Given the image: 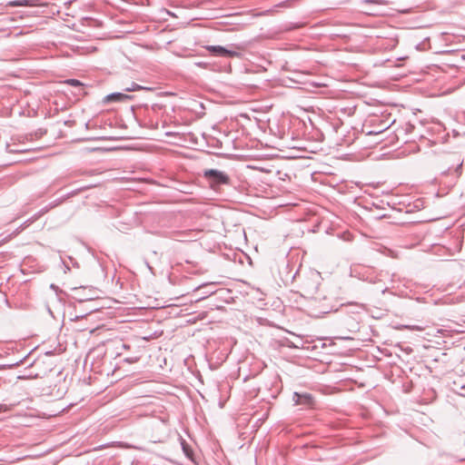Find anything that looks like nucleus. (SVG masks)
<instances>
[{
  "label": "nucleus",
  "instance_id": "f257e3e1",
  "mask_svg": "<svg viewBox=\"0 0 465 465\" xmlns=\"http://www.w3.org/2000/svg\"><path fill=\"white\" fill-rule=\"evenodd\" d=\"M204 175L210 180L212 187L219 184H224L229 182L228 176L223 172L217 170L205 171Z\"/></svg>",
  "mask_w": 465,
  "mask_h": 465
},
{
  "label": "nucleus",
  "instance_id": "f03ea898",
  "mask_svg": "<svg viewBox=\"0 0 465 465\" xmlns=\"http://www.w3.org/2000/svg\"><path fill=\"white\" fill-rule=\"evenodd\" d=\"M205 48L211 54L216 56L236 57L239 55L236 51L229 50L220 45H207Z\"/></svg>",
  "mask_w": 465,
  "mask_h": 465
},
{
  "label": "nucleus",
  "instance_id": "7ed1b4c3",
  "mask_svg": "<svg viewBox=\"0 0 465 465\" xmlns=\"http://www.w3.org/2000/svg\"><path fill=\"white\" fill-rule=\"evenodd\" d=\"M128 99H131L130 95H127V94H124L122 93H114V94L106 95L103 99V103L108 104V103H112V102H123V101L128 100Z\"/></svg>",
  "mask_w": 465,
  "mask_h": 465
},
{
  "label": "nucleus",
  "instance_id": "20e7f679",
  "mask_svg": "<svg viewBox=\"0 0 465 465\" xmlns=\"http://www.w3.org/2000/svg\"><path fill=\"white\" fill-rule=\"evenodd\" d=\"M9 6L15 7V6H27L31 5L29 0H21V1H11L8 3Z\"/></svg>",
  "mask_w": 465,
  "mask_h": 465
},
{
  "label": "nucleus",
  "instance_id": "39448f33",
  "mask_svg": "<svg viewBox=\"0 0 465 465\" xmlns=\"http://www.w3.org/2000/svg\"><path fill=\"white\" fill-rule=\"evenodd\" d=\"M297 396V404H301V403H310L311 402V397L309 395H299V394H296Z\"/></svg>",
  "mask_w": 465,
  "mask_h": 465
},
{
  "label": "nucleus",
  "instance_id": "423d86ee",
  "mask_svg": "<svg viewBox=\"0 0 465 465\" xmlns=\"http://www.w3.org/2000/svg\"><path fill=\"white\" fill-rule=\"evenodd\" d=\"M64 84H70L72 86H83V84L76 79H68L64 81Z\"/></svg>",
  "mask_w": 465,
  "mask_h": 465
},
{
  "label": "nucleus",
  "instance_id": "0eeeda50",
  "mask_svg": "<svg viewBox=\"0 0 465 465\" xmlns=\"http://www.w3.org/2000/svg\"><path fill=\"white\" fill-rule=\"evenodd\" d=\"M142 89H146V88L143 87V86H141L139 84H134L133 87L126 88V91L127 92H134V91H138V90H142Z\"/></svg>",
  "mask_w": 465,
  "mask_h": 465
},
{
  "label": "nucleus",
  "instance_id": "6e6552de",
  "mask_svg": "<svg viewBox=\"0 0 465 465\" xmlns=\"http://www.w3.org/2000/svg\"><path fill=\"white\" fill-rule=\"evenodd\" d=\"M384 129L385 128H382V129H380V130H377V131H368L367 134H378L382 133Z\"/></svg>",
  "mask_w": 465,
  "mask_h": 465
},
{
  "label": "nucleus",
  "instance_id": "1a4fd4ad",
  "mask_svg": "<svg viewBox=\"0 0 465 465\" xmlns=\"http://www.w3.org/2000/svg\"><path fill=\"white\" fill-rule=\"evenodd\" d=\"M7 411H9V408L6 405H0V412Z\"/></svg>",
  "mask_w": 465,
  "mask_h": 465
}]
</instances>
